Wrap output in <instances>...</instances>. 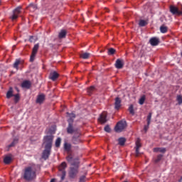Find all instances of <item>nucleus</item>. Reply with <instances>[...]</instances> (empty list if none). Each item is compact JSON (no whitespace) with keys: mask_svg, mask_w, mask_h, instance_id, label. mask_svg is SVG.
I'll list each match as a JSON object with an SVG mask.
<instances>
[{"mask_svg":"<svg viewBox=\"0 0 182 182\" xmlns=\"http://www.w3.org/2000/svg\"><path fill=\"white\" fill-rule=\"evenodd\" d=\"M22 177L26 181H32L36 177V169L35 165L27 166L24 168Z\"/></svg>","mask_w":182,"mask_h":182,"instance_id":"obj_1","label":"nucleus"},{"mask_svg":"<svg viewBox=\"0 0 182 182\" xmlns=\"http://www.w3.org/2000/svg\"><path fill=\"white\" fill-rule=\"evenodd\" d=\"M53 141V135H47L43 138V146L45 149H52V144Z\"/></svg>","mask_w":182,"mask_h":182,"instance_id":"obj_2","label":"nucleus"},{"mask_svg":"<svg viewBox=\"0 0 182 182\" xmlns=\"http://www.w3.org/2000/svg\"><path fill=\"white\" fill-rule=\"evenodd\" d=\"M67 167V164L65 162H63L58 167V171H59V176H60L61 181L64 180L65 176H66V172H65V168Z\"/></svg>","mask_w":182,"mask_h":182,"instance_id":"obj_3","label":"nucleus"},{"mask_svg":"<svg viewBox=\"0 0 182 182\" xmlns=\"http://www.w3.org/2000/svg\"><path fill=\"white\" fill-rule=\"evenodd\" d=\"M67 132L68 134H77V136H79L80 134V130L79 129L73 127V123L68 124V126L67 127Z\"/></svg>","mask_w":182,"mask_h":182,"instance_id":"obj_4","label":"nucleus"},{"mask_svg":"<svg viewBox=\"0 0 182 182\" xmlns=\"http://www.w3.org/2000/svg\"><path fill=\"white\" fill-rule=\"evenodd\" d=\"M78 173H79V171L77 167H70V171L68 172V176L70 178L73 179V178H75Z\"/></svg>","mask_w":182,"mask_h":182,"instance_id":"obj_5","label":"nucleus"},{"mask_svg":"<svg viewBox=\"0 0 182 182\" xmlns=\"http://www.w3.org/2000/svg\"><path fill=\"white\" fill-rule=\"evenodd\" d=\"M127 127L126 121H120L117 123V126L115 127V130L117 132H122L125 127Z\"/></svg>","mask_w":182,"mask_h":182,"instance_id":"obj_6","label":"nucleus"},{"mask_svg":"<svg viewBox=\"0 0 182 182\" xmlns=\"http://www.w3.org/2000/svg\"><path fill=\"white\" fill-rule=\"evenodd\" d=\"M39 48V45L38 43V44H36L32 50V53H31V55L30 57V62H33L34 61V59H35V57H36V55L38 52V50Z\"/></svg>","mask_w":182,"mask_h":182,"instance_id":"obj_7","label":"nucleus"},{"mask_svg":"<svg viewBox=\"0 0 182 182\" xmlns=\"http://www.w3.org/2000/svg\"><path fill=\"white\" fill-rule=\"evenodd\" d=\"M51 149L50 148H45L42 153V159L43 160H48L49 156H50Z\"/></svg>","mask_w":182,"mask_h":182,"instance_id":"obj_8","label":"nucleus"},{"mask_svg":"<svg viewBox=\"0 0 182 182\" xmlns=\"http://www.w3.org/2000/svg\"><path fill=\"white\" fill-rule=\"evenodd\" d=\"M21 6H18L14 10L13 15L11 18L13 21L16 20L18 17V15L21 14Z\"/></svg>","mask_w":182,"mask_h":182,"instance_id":"obj_9","label":"nucleus"},{"mask_svg":"<svg viewBox=\"0 0 182 182\" xmlns=\"http://www.w3.org/2000/svg\"><path fill=\"white\" fill-rule=\"evenodd\" d=\"M170 11L173 15H178V16L182 15V11H179L178 9L174 6H170Z\"/></svg>","mask_w":182,"mask_h":182,"instance_id":"obj_10","label":"nucleus"},{"mask_svg":"<svg viewBox=\"0 0 182 182\" xmlns=\"http://www.w3.org/2000/svg\"><path fill=\"white\" fill-rule=\"evenodd\" d=\"M80 136H81L80 132L79 135L74 134V136L72 138V143L73 144H80V143H81V141H82L80 138Z\"/></svg>","mask_w":182,"mask_h":182,"instance_id":"obj_11","label":"nucleus"},{"mask_svg":"<svg viewBox=\"0 0 182 182\" xmlns=\"http://www.w3.org/2000/svg\"><path fill=\"white\" fill-rule=\"evenodd\" d=\"M140 147H141V139L138 138L136 141V157H139L140 154V152H139Z\"/></svg>","mask_w":182,"mask_h":182,"instance_id":"obj_12","label":"nucleus"},{"mask_svg":"<svg viewBox=\"0 0 182 182\" xmlns=\"http://www.w3.org/2000/svg\"><path fill=\"white\" fill-rule=\"evenodd\" d=\"M67 117H68V124H73L74 119L75 118V114L74 113L67 112Z\"/></svg>","mask_w":182,"mask_h":182,"instance_id":"obj_13","label":"nucleus"},{"mask_svg":"<svg viewBox=\"0 0 182 182\" xmlns=\"http://www.w3.org/2000/svg\"><path fill=\"white\" fill-rule=\"evenodd\" d=\"M107 113L104 112L102 113L98 119L99 122H101L102 124H104L107 122Z\"/></svg>","mask_w":182,"mask_h":182,"instance_id":"obj_14","label":"nucleus"},{"mask_svg":"<svg viewBox=\"0 0 182 182\" xmlns=\"http://www.w3.org/2000/svg\"><path fill=\"white\" fill-rule=\"evenodd\" d=\"M122 100L119 97H116L115 98V102H114V108L118 110L121 107L122 105Z\"/></svg>","mask_w":182,"mask_h":182,"instance_id":"obj_15","label":"nucleus"},{"mask_svg":"<svg viewBox=\"0 0 182 182\" xmlns=\"http://www.w3.org/2000/svg\"><path fill=\"white\" fill-rule=\"evenodd\" d=\"M150 43L151 46H156L159 45V43H160V41L159 38H156V37H154V38H151L149 41Z\"/></svg>","mask_w":182,"mask_h":182,"instance_id":"obj_16","label":"nucleus"},{"mask_svg":"<svg viewBox=\"0 0 182 182\" xmlns=\"http://www.w3.org/2000/svg\"><path fill=\"white\" fill-rule=\"evenodd\" d=\"M46 96L44 94H41L38 95L36 99V103L38 104H42L43 101L45 100Z\"/></svg>","mask_w":182,"mask_h":182,"instance_id":"obj_17","label":"nucleus"},{"mask_svg":"<svg viewBox=\"0 0 182 182\" xmlns=\"http://www.w3.org/2000/svg\"><path fill=\"white\" fill-rule=\"evenodd\" d=\"M124 66V63L123 60H120V59H117L116 63H115V67L117 69H122Z\"/></svg>","mask_w":182,"mask_h":182,"instance_id":"obj_18","label":"nucleus"},{"mask_svg":"<svg viewBox=\"0 0 182 182\" xmlns=\"http://www.w3.org/2000/svg\"><path fill=\"white\" fill-rule=\"evenodd\" d=\"M59 77V74L57 73L55 71H53L50 74V79H51L53 81H55L58 77Z\"/></svg>","mask_w":182,"mask_h":182,"instance_id":"obj_19","label":"nucleus"},{"mask_svg":"<svg viewBox=\"0 0 182 182\" xmlns=\"http://www.w3.org/2000/svg\"><path fill=\"white\" fill-rule=\"evenodd\" d=\"M31 85V82L28 81V80H25V81H23V82L21 83V87H22L23 88H27V89H28V88H30Z\"/></svg>","mask_w":182,"mask_h":182,"instance_id":"obj_20","label":"nucleus"},{"mask_svg":"<svg viewBox=\"0 0 182 182\" xmlns=\"http://www.w3.org/2000/svg\"><path fill=\"white\" fill-rule=\"evenodd\" d=\"M166 148H159L156 147L154 149V153H166Z\"/></svg>","mask_w":182,"mask_h":182,"instance_id":"obj_21","label":"nucleus"},{"mask_svg":"<svg viewBox=\"0 0 182 182\" xmlns=\"http://www.w3.org/2000/svg\"><path fill=\"white\" fill-rule=\"evenodd\" d=\"M27 9L31 11V12H34L36 9H37V6L33 4H31L28 7Z\"/></svg>","mask_w":182,"mask_h":182,"instance_id":"obj_22","label":"nucleus"},{"mask_svg":"<svg viewBox=\"0 0 182 182\" xmlns=\"http://www.w3.org/2000/svg\"><path fill=\"white\" fill-rule=\"evenodd\" d=\"M67 34V32L65 30H61L60 32L58 34V38H65Z\"/></svg>","mask_w":182,"mask_h":182,"instance_id":"obj_23","label":"nucleus"},{"mask_svg":"<svg viewBox=\"0 0 182 182\" xmlns=\"http://www.w3.org/2000/svg\"><path fill=\"white\" fill-rule=\"evenodd\" d=\"M21 64H22V62L21 61V60L17 59V60H16L15 63H14L13 67L14 68H16V70H18V65Z\"/></svg>","mask_w":182,"mask_h":182,"instance_id":"obj_24","label":"nucleus"},{"mask_svg":"<svg viewBox=\"0 0 182 182\" xmlns=\"http://www.w3.org/2000/svg\"><path fill=\"white\" fill-rule=\"evenodd\" d=\"M12 161V159L11 156H6L4 159V164H10L11 161Z\"/></svg>","mask_w":182,"mask_h":182,"instance_id":"obj_25","label":"nucleus"},{"mask_svg":"<svg viewBox=\"0 0 182 182\" xmlns=\"http://www.w3.org/2000/svg\"><path fill=\"white\" fill-rule=\"evenodd\" d=\"M90 54L88 53H83L80 55V57L85 60L88 59L90 58Z\"/></svg>","mask_w":182,"mask_h":182,"instance_id":"obj_26","label":"nucleus"},{"mask_svg":"<svg viewBox=\"0 0 182 182\" xmlns=\"http://www.w3.org/2000/svg\"><path fill=\"white\" fill-rule=\"evenodd\" d=\"M64 149L65 150V151H70L71 149V144L65 142L64 144Z\"/></svg>","mask_w":182,"mask_h":182,"instance_id":"obj_27","label":"nucleus"},{"mask_svg":"<svg viewBox=\"0 0 182 182\" xmlns=\"http://www.w3.org/2000/svg\"><path fill=\"white\" fill-rule=\"evenodd\" d=\"M13 96H14V95H13V89H12V87H10L9 90L6 93V97L8 99H9L10 97H11Z\"/></svg>","mask_w":182,"mask_h":182,"instance_id":"obj_28","label":"nucleus"},{"mask_svg":"<svg viewBox=\"0 0 182 182\" xmlns=\"http://www.w3.org/2000/svg\"><path fill=\"white\" fill-rule=\"evenodd\" d=\"M160 31L162 33H166L168 31V27L163 25L160 27Z\"/></svg>","mask_w":182,"mask_h":182,"instance_id":"obj_29","label":"nucleus"},{"mask_svg":"<svg viewBox=\"0 0 182 182\" xmlns=\"http://www.w3.org/2000/svg\"><path fill=\"white\" fill-rule=\"evenodd\" d=\"M18 143V139H14V141L8 146L9 149L11 147H14L15 145H16Z\"/></svg>","mask_w":182,"mask_h":182,"instance_id":"obj_30","label":"nucleus"},{"mask_svg":"<svg viewBox=\"0 0 182 182\" xmlns=\"http://www.w3.org/2000/svg\"><path fill=\"white\" fill-rule=\"evenodd\" d=\"M66 160L67 161H68V163H70L72 166H75V164L73 163V157L71 155H69L68 156H67Z\"/></svg>","mask_w":182,"mask_h":182,"instance_id":"obj_31","label":"nucleus"},{"mask_svg":"<svg viewBox=\"0 0 182 182\" xmlns=\"http://www.w3.org/2000/svg\"><path fill=\"white\" fill-rule=\"evenodd\" d=\"M126 143V139L125 138H119V144L120 146H124V144H125Z\"/></svg>","mask_w":182,"mask_h":182,"instance_id":"obj_32","label":"nucleus"},{"mask_svg":"<svg viewBox=\"0 0 182 182\" xmlns=\"http://www.w3.org/2000/svg\"><path fill=\"white\" fill-rule=\"evenodd\" d=\"M115 52H116V50L112 48H109L108 50L107 53H108L109 55H114L115 53Z\"/></svg>","mask_w":182,"mask_h":182,"instance_id":"obj_33","label":"nucleus"},{"mask_svg":"<svg viewBox=\"0 0 182 182\" xmlns=\"http://www.w3.org/2000/svg\"><path fill=\"white\" fill-rule=\"evenodd\" d=\"M60 143H61V139L59 137L55 141V147H57V148L60 147Z\"/></svg>","mask_w":182,"mask_h":182,"instance_id":"obj_34","label":"nucleus"},{"mask_svg":"<svg viewBox=\"0 0 182 182\" xmlns=\"http://www.w3.org/2000/svg\"><path fill=\"white\" fill-rule=\"evenodd\" d=\"M163 157H164V156L162 154L158 155L157 158L155 159V163H159V161H161V160H162Z\"/></svg>","mask_w":182,"mask_h":182,"instance_id":"obj_35","label":"nucleus"},{"mask_svg":"<svg viewBox=\"0 0 182 182\" xmlns=\"http://www.w3.org/2000/svg\"><path fill=\"white\" fill-rule=\"evenodd\" d=\"M147 24H148V23L144 20H141L139 23V25L141 27H144V26H146Z\"/></svg>","mask_w":182,"mask_h":182,"instance_id":"obj_36","label":"nucleus"},{"mask_svg":"<svg viewBox=\"0 0 182 182\" xmlns=\"http://www.w3.org/2000/svg\"><path fill=\"white\" fill-rule=\"evenodd\" d=\"M145 100H146V96L145 95H143L140 99H139V103L142 105L144 102H145Z\"/></svg>","mask_w":182,"mask_h":182,"instance_id":"obj_37","label":"nucleus"},{"mask_svg":"<svg viewBox=\"0 0 182 182\" xmlns=\"http://www.w3.org/2000/svg\"><path fill=\"white\" fill-rule=\"evenodd\" d=\"M151 117H152V113L150 112L147 117V124H151Z\"/></svg>","mask_w":182,"mask_h":182,"instance_id":"obj_38","label":"nucleus"},{"mask_svg":"<svg viewBox=\"0 0 182 182\" xmlns=\"http://www.w3.org/2000/svg\"><path fill=\"white\" fill-rule=\"evenodd\" d=\"M94 90H95V87L94 86H91L90 87H89L87 89L88 94L90 95L92 93V92L94 91Z\"/></svg>","mask_w":182,"mask_h":182,"instance_id":"obj_39","label":"nucleus"},{"mask_svg":"<svg viewBox=\"0 0 182 182\" xmlns=\"http://www.w3.org/2000/svg\"><path fill=\"white\" fill-rule=\"evenodd\" d=\"M177 101L178 102V104L179 105H181L182 104V96L181 95H178L177 97Z\"/></svg>","mask_w":182,"mask_h":182,"instance_id":"obj_40","label":"nucleus"},{"mask_svg":"<svg viewBox=\"0 0 182 182\" xmlns=\"http://www.w3.org/2000/svg\"><path fill=\"white\" fill-rule=\"evenodd\" d=\"M129 112H130L131 114H134V107H133L132 105L129 107Z\"/></svg>","mask_w":182,"mask_h":182,"instance_id":"obj_41","label":"nucleus"},{"mask_svg":"<svg viewBox=\"0 0 182 182\" xmlns=\"http://www.w3.org/2000/svg\"><path fill=\"white\" fill-rule=\"evenodd\" d=\"M14 101L16 103L19 100V95L18 94L14 95Z\"/></svg>","mask_w":182,"mask_h":182,"instance_id":"obj_42","label":"nucleus"},{"mask_svg":"<svg viewBox=\"0 0 182 182\" xmlns=\"http://www.w3.org/2000/svg\"><path fill=\"white\" fill-rule=\"evenodd\" d=\"M86 176L85 175L80 176L79 182H85Z\"/></svg>","mask_w":182,"mask_h":182,"instance_id":"obj_43","label":"nucleus"},{"mask_svg":"<svg viewBox=\"0 0 182 182\" xmlns=\"http://www.w3.org/2000/svg\"><path fill=\"white\" fill-rule=\"evenodd\" d=\"M105 130L107 132H110L111 129H110V127H109V125H107V126L105 127Z\"/></svg>","mask_w":182,"mask_h":182,"instance_id":"obj_44","label":"nucleus"},{"mask_svg":"<svg viewBox=\"0 0 182 182\" xmlns=\"http://www.w3.org/2000/svg\"><path fill=\"white\" fill-rule=\"evenodd\" d=\"M149 125H150V124H148V123H147V125H145V126H144V131H145V133H146L147 130L149 129Z\"/></svg>","mask_w":182,"mask_h":182,"instance_id":"obj_45","label":"nucleus"},{"mask_svg":"<svg viewBox=\"0 0 182 182\" xmlns=\"http://www.w3.org/2000/svg\"><path fill=\"white\" fill-rule=\"evenodd\" d=\"M33 36H31V37H30V38H29L30 42H33Z\"/></svg>","mask_w":182,"mask_h":182,"instance_id":"obj_46","label":"nucleus"},{"mask_svg":"<svg viewBox=\"0 0 182 182\" xmlns=\"http://www.w3.org/2000/svg\"><path fill=\"white\" fill-rule=\"evenodd\" d=\"M178 182H182V176H181V178L178 180Z\"/></svg>","mask_w":182,"mask_h":182,"instance_id":"obj_47","label":"nucleus"},{"mask_svg":"<svg viewBox=\"0 0 182 182\" xmlns=\"http://www.w3.org/2000/svg\"><path fill=\"white\" fill-rule=\"evenodd\" d=\"M15 89L17 90V92H19V90L17 87H16Z\"/></svg>","mask_w":182,"mask_h":182,"instance_id":"obj_48","label":"nucleus"},{"mask_svg":"<svg viewBox=\"0 0 182 182\" xmlns=\"http://www.w3.org/2000/svg\"><path fill=\"white\" fill-rule=\"evenodd\" d=\"M50 182H55V179H51Z\"/></svg>","mask_w":182,"mask_h":182,"instance_id":"obj_49","label":"nucleus"},{"mask_svg":"<svg viewBox=\"0 0 182 182\" xmlns=\"http://www.w3.org/2000/svg\"><path fill=\"white\" fill-rule=\"evenodd\" d=\"M123 182H128V181H123Z\"/></svg>","mask_w":182,"mask_h":182,"instance_id":"obj_50","label":"nucleus"},{"mask_svg":"<svg viewBox=\"0 0 182 182\" xmlns=\"http://www.w3.org/2000/svg\"><path fill=\"white\" fill-rule=\"evenodd\" d=\"M107 12H109V11H107Z\"/></svg>","mask_w":182,"mask_h":182,"instance_id":"obj_51","label":"nucleus"},{"mask_svg":"<svg viewBox=\"0 0 182 182\" xmlns=\"http://www.w3.org/2000/svg\"><path fill=\"white\" fill-rule=\"evenodd\" d=\"M181 55H182V52H181Z\"/></svg>","mask_w":182,"mask_h":182,"instance_id":"obj_52","label":"nucleus"}]
</instances>
